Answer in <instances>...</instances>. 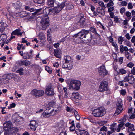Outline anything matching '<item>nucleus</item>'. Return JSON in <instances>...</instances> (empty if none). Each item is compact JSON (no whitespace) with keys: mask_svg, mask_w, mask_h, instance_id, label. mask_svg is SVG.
Returning <instances> with one entry per match:
<instances>
[{"mask_svg":"<svg viewBox=\"0 0 135 135\" xmlns=\"http://www.w3.org/2000/svg\"><path fill=\"white\" fill-rule=\"evenodd\" d=\"M66 2V0H57L56 3L58 6L54 7L52 9H49V13L51 14V12L54 14L59 13L65 6Z\"/></svg>","mask_w":135,"mask_h":135,"instance_id":"1","label":"nucleus"},{"mask_svg":"<svg viewBox=\"0 0 135 135\" xmlns=\"http://www.w3.org/2000/svg\"><path fill=\"white\" fill-rule=\"evenodd\" d=\"M81 84V82L79 80H72L68 85V88L70 90L72 91H78L80 89Z\"/></svg>","mask_w":135,"mask_h":135,"instance_id":"2","label":"nucleus"},{"mask_svg":"<svg viewBox=\"0 0 135 135\" xmlns=\"http://www.w3.org/2000/svg\"><path fill=\"white\" fill-rule=\"evenodd\" d=\"M77 35L80 39H82L84 38H86L88 41L91 40L92 38V35L89 33V31L85 29L82 30Z\"/></svg>","mask_w":135,"mask_h":135,"instance_id":"3","label":"nucleus"},{"mask_svg":"<svg viewBox=\"0 0 135 135\" xmlns=\"http://www.w3.org/2000/svg\"><path fill=\"white\" fill-rule=\"evenodd\" d=\"M61 110V108L58 107L57 109L53 108H52L50 109L49 110H46L44 111L42 113V115L44 117L46 118L52 115H55Z\"/></svg>","mask_w":135,"mask_h":135,"instance_id":"4","label":"nucleus"},{"mask_svg":"<svg viewBox=\"0 0 135 135\" xmlns=\"http://www.w3.org/2000/svg\"><path fill=\"white\" fill-rule=\"evenodd\" d=\"M105 108L100 107L94 109L92 112L93 115L95 117H99L104 116L106 113Z\"/></svg>","mask_w":135,"mask_h":135,"instance_id":"5","label":"nucleus"},{"mask_svg":"<svg viewBox=\"0 0 135 135\" xmlns=\"http://www.w3.org/2000/svg\"><path fill=\"white\" fill-rule=\"evenodd\" d=\"M98 72L99 75L104 77L108 74V71L106 69L105 66L103 65L98 68Z\"/></svg>","mask_w":135,"mask_h":135,"instance_id":"6","label":"nucleus"},{"mask_svg":"<svg viewBox=\"0 0 135 135\" xmlns=\"http://www.w3.org/2000/svg\"><path fill=\"white\" fill-rule=\"evenodd\" d=\"M123 105V103L121 100L117 101L116 104L117 108L114 114V116H116L121 113L123 109L122 108Z\"/></svg>","mask_w":135,"mask_h":135,"instance_id":"7","label":"nucleus"},{"mask_svg":"<svg viewBox=\"0 0 135 135\" xmlns=\"http://www.w3.org/2000/svg\"><path fill=\"white\" fill-rule=\"evenodd\" d=\"M40 24L43 30L46 29L48 27L49 24L48 17L47 15H46L45 17L42 19V21L40 22Z\"/></svg>","mask_w":135,"mask_h":135,"instance_id":"8","label":"nucleus"},{"mask_svg":"<svg viewBox=\"0 0 135 135\" xmlns=\"http://www.w3.org/2000/svg\"><path fill=\"white\" fill-rule=\"evenodd\" d=\"M108 82L107 81H102L99 86L98 91L100 92H103L107 90Z\"/></svg>","mask_w":135,"mask_h":135,"instance_id":"9","label":"nucleus"},{"mask_svg":"<svg viewBox=\"0 0 135 135\" xmlns=\"http://www.w3.org/2000/svg\"><path fill=\"white\" fill-rule=\"evenodd\" d=\"M31 94L33 96L38 98L43 96L44 94V92L42 90L34 89L32 90Z\"/></svg>","mask_w":135,"mask_h":135,"instance_id":"10","label":"nucleus"},{"mask_svg":"<svg viewBox=\"0 0 135 135\" xmlns=\"http://www.w3.org/2000/svg\"><path fill=\"white\" fill-rule=\"evenodd\" d=\"M45 92L46 94L48 96H52L55 93L52 86L50 85L47 86Z\"/></svg>","mask_w":135,"mask_h":135,"instance_id":"11","label":"nucleus"},{"mask_svg":"<svg viewBox=\"0 0 135 135\" xmlns=\"http://www.w3.org/2000/svg\"><path fill=\"white\" fill-rule=\"evenodd\" d=\"M135 81V78L131 74L125 76L124 78L123 81L124 82H128L131 84L134 83Z\"/></svg>","mask_w":135,"mask_h":135,"instance_id":"12","label":"nucleus"},{"mask_svg":"<svg viewBox=\"0 0 135 135\" xmlns=\"http://www.w3.org/2000/svg\"><path fill=\"white\" fill-rule=\"evenodd\" d=\"M93 14L95 16H97L102 17L105 14L104 10L103 9L102 7L101 8L100 7L98 8L97 9L96 12H94Z\"/></svg>","mask_w":135,"mask_h":135,"instance_id":"13","label":"nucleus"},{"mask_svg":"<svg viewBox=\"0 0 135 135\" xmlns=\"http://www.w3.org/2000/svg\"><path fill=\"white\" fill-rule=\"evenodd\" d=\"M37 122L35 120H32L30 121V125L31 129L35 131L38 126Z\"/></svg>","mask_w":135,"mask_h":135,"instance_id":"14","label":"nucleus"},{"mask_svg":"<svg viewBox=\"0 0 135 135\" xmlns=\"http://www.w3.org/2000/svg\"><path fill=\"white\" fill-rule=\"evenodd\" d=\"M7 39V36L6 34H2L0 36V44H2V47L4 45V44L6 42Z\"/></svg>","mask_w":135,"mask_h":135,"instance_id":"15","label":"nucleus"},{"mask_svg":"<svg viewBox=\"0 0 135 135\" xmlns=\"http://www.w3.org/2000/svg\"><path fill=\"white\" fill-rule=\"evenodd\" d=\"M73 67L72 62H69L68 63H63L62 65L63 68L67 69L68 70L71 69Z\"/></svg>","mask_w":135,"mask_h":135,"instance_id":"16","label":"nucleus"},{"mask_svg":"<svg viewBox=\"0 0 135 135\" xmlns=\"http://www.w3.org/2000/svg\"><path fill=\"white\" fill-rule=\"evenodd\" d=\"M12 118L14 123H16L18 124H21L20 120H22V119L18 116L17 115V116H15V115H13L12 117Z\"/></svg>","mask_w":135,"mask_h":135,"instance_id":"17","label":"nucleus"},{"mask_svg":"<svg viewBox=\"0 0 135 135\" xmlns=\"http://www.w3.org/2000/svg\"><path fill=\"white\" fill-rule=\"evenodd\" d=\"M63 60L64 62V63L68 64L72 62L71 57L69 56H64Z\"/></svg>","mask_w":135,"mask_h":135,"instance_id":"18","label":"nucleus"},{"mask_svg":"<svg viewBox=\"0 0 135 135\" xmlns=\"http://www.w3.org/2000/svg\"><path fill=\"white\" fill-rule=\"evenodd\" d=\"M125 126L127 127H128V130H130V131H133L134 130V125L131 124L129 122L126 123L125 124Z\"/></svg>","mask_w":135,"mask_h":135,"instance_id":"19","label":"nucleus"},{"mask_svg":"<svg viewBox=\"0 0 135 135\" xmlns=\"http://www.w3.org/2000/svg\"><path fill=\"white\" fill-rule=\"evenodd\" d=\"M12 5L16 9H18L21 8V4L19 1H17L16 2L13 3Z\"/></svg>","mask_w":135,"mask_h":135,"instance_id":"20","label":"nucleus"},{"mask_svg":"<svg viewBox=\"0 0 135 135\" xmlns=\"http://www.w3.org/2000/svg\"><path fill=\"white\" fill-rule=\"evenodd\" d=\"M4 128H7L10 129L12 127V124L10 121L7 122L4 124Z\"/></svg>","mask_w":135,"mask_h":135,"instance_id":"21","label":"nucleus"},{"mask_svg":"<svg viewBox=\"0 0 135 135\" xmlns=\"http://www.w3.org/2000/svg\"><path fill=\"white\" fill-rule=\"evenodd\" d=\"M55 56L56 57L60 58L61 56V51L60 50H55L54 52Z\"/></svg>","mask_w":135,"mask_h":135,"instance_id":"22","label":"nucleus"},{"mask_svg":"<svg viewBox=\"0 0 135 135\" xmlns=\"http://www.w3.org/2000/svg\"><path fill=\"white\" fill-rule=\"evenodd\" d=\"M3 79H4V81L5 84L8 83L9 82L10 79V77L9 74H6L3 76Z\"/></svg>","mask_w":135,"mask_h":135,"instance_id":"23","label":"nucleus"},{"mask_svg":"<svg viewBox=\"0 0 135 135\" xmlns=\"http://www.w3.org/2000/svg\"><path fill=\"white\" fill-rule=\"evenodd\" d=\"M72 95L76 100H80L81 98V96L78 92L73 93Z\"/></svg>","mask_w":135,"mask_h":135,"instance_id":"24","label":"nucleus"},{"mask_svg":"<svg viewBox=\"0 0 135 135\" xmlns=\"http://www.w3.org/2000/svg\"><path fill=\"white\" fill-rule=\"evenodd\" d=\"M78 23L81 27H83L85 24V21L84 18H80Z\"/></svg>","mask_w":135,"mask_h":135,"instance_id":"25","label":"nucleus"},{"mask_svg":"<svg viewBox=\"0 0 135 135\" xmlns=\"http://www.w3.org/2000/svg\"><path fill=\"white\" fill-rule=\"evenodd\" d=\"M21 30L20 29H17L13 31L12 33V35H21L22 33L20 32Z\"/></svg>","mask_w":135,"mask_h":135,"instance_id":"26","label":"nucleus"},{"mask_svg":"<svg viewBox=\"0 0 135 135\" xmlns=\"http://www.w3.org/2000/svg\"><path fill=\"white\" fill-rule=\"evenodd\" d=\"M116 124V123H113L110 125V127L109 128L113 132H114L116 130L115 129V127Z\"/></svg>","mask_w":135,"mask_h":135,"instance_id":"27","label":"nucleus"},{"mask_svg":"<svg viewBox=\"0 0 135 135\" xmlns=\"http://www.w3.org/2000/svg\"><path fill=\"white\" fill-rule=\"evenodd\" d=\"M125 15L127 17L128 20H129L131 19V13L129 11H127L125 13Z\"/></svg>","mask_w":135,"mask_h":135,"instance_id":"28","label":"nucleus"},{"mask_svg":"<svg viewBox=\"0 0 135 135\" xmlns=\"http://www.w3.org/2000/svg\"><path fill=\"white\" fill-rule=\"evenodd\" d=\"M74 6L71 3H68L66 5V9L71 10L73 8Z\"/></svg>","mask_w":135,"mask_h":135,"instance_id":"29","label":"nucleus"},{"mask_svg":"<svg viewBox=\"0 0 135 135\" xmlns=\"http://www.w3.org/2000/svg\"><path fill=\"white\" fill-rule=\"evenodd\" d=\"M54 2V0H48L47 4L50 7L52 6L53 5Z\"/></svg>","mask_w":135,"mask_h":135,"instance_id":"30","label":"nucleus"},{"mask_svg":"<svg viewBox=\"0 0 135 135\" xmlns=\"http://www.w3.org/2000/svg\"><path fill=\"white\" fill-rule=\"evenodd\" d=\"M73 113L74 114L76 119L78 120H79L80 119V117L78 114V112L76 110H74V112Z\"/></svg>","mask_w":135,"mask_h":135,"instance_id":"31","label":"nucleus"},{"mask_svg":"<svg viewBox=\"0 0 135 135\" xmlns=\"http://www.w3.org/2000/svg\"><path fill=\"white\" fill-rule=\"evenodd\" d=\"M125 55L126 58L128 60H131L132 58L130 54L128 52H126L125 53Z\"/></svg>","mask_w":135,"mask_h":135,"instance_id":"32","label":"nucleus"},{"mask_svg":"<svg viewBox=\"0 0 135 135\" xmlns=\"http://www.w3.org/2000/svg\"><path fill=\"white\" fill-rule=\"evenodd\" d=\"M74 121H72L71 122V126H70V130L72 131L74 130L75 129V124L74 123Z\"/></svg>","mask_w":135,"mask_h":135,"instance_id":"33","label":"nucleus"},{"mask_svg":"<svg viewBox=\"0 0 135 135\" xmlns=\"http://www.w3.org/2000/svg\"><path fill=\"white\" fill-rule=\"evenodd\" d=\"M45 70L47 71L49 74H51L52 73V70L51 68L49 67L46 66L45 67Z\"/></svg>","mask_w":135,"mask_h":135,"instance_id":"34","label":"nucleus"},{"mask_svg":"<svg viewBox=\"0 0 135 135\" xmlns=\"http://www.w3.org/2000/svg\"><path fill=\"white\" fill-rule=\"evenodd\" d=\"M126 71L124 69L122 68L119 70L118 73L120 74H126Z\"/></svg>","mask_w":135,"mask_h":135,"instance_id":"35","label":"nucleus"},{"mask_svg":"<svg viewBox=\"0 0 135 135\" xmlns=\"http://www.w3.org/2000/svg\"><path fill=\"white\" fill-rule=\"evenodd\" d=\"M124 38L122 36L119 37L118 39V42L120 44H121L124 41Z\"/></svg>","mask_w":135,"mask_h":135,"instance_id":"36","label":"nucleus"},{"mask_svg":"<svg viewBox=\"0 0 135 135\" xmlns=\"http://www.w3.org/2000/svg\"><path fill=\"white\" fill-rule=\"evenodd\" d=\"M118 123L119 124H118V127H122L124 124V123L123 122L121 119L119 120L118 121Z\"/></svg>","mask_w":135,"mask_h":135,"instance_id":"37","label":"nucleus"},{"mask_svg":"<svg viewBox=\"0 0 135 135\" xmlns=\"http://www.w3.org/2000/svg\"><path fill=\"white\" fill-rule=\"evenodd\" d=\"M109 2L107 4V7H112L114 5V3L113 0H109Z\"/></svg>","mask_w":135,"mask_h":135,"instance_id":"38","label":"nucleus"},{"mask_svg":"<svg viewBox=\"0 0 135 135\" xmlns=\"http://www.w3.org/2000/svg\"><path fill=\"white\" fill-rule=\"evenodd\" d=\"M80 134L81 135H89L87 131L83 130H81Z\"/></svg>","mask_w":135,"mask_h":135,"instance_id":"39","label":"nucleus"},{"mask_svg":"<svg viewBox=\"0 0 135 135\" xmlns=\"http://www.w3.org/2000/svg\"><path fill=\"white\" fill-rule=\"evenodd\" d=\"M66 110L68 112H69L73 113L74 112V110H75L71 108H70L68 106L67 107Z\"/></svg>","mask_w":135,"mask_h":135,"instance_id":"40","label":"nucleus"},{"mask_svg":"<svg viewBox=\"0 0 135 135\" xmlns=\"http://www.w3.org/2000/svg\"><path fill=\"white\" fill-rule=\"evenodd\" d=\"M112 45L114 47V49L116 51L118 50V46L116 42H113L112 43Z\"/></svg>","mask_w":135,"mask_h":135,"instance_id":"41","label":"nucleus"},{"mask_svg":"<svg viewBox=\"0 0 135 135\" xmlns=\"http://www.w3.org/2000/svg\"><path fill=\"white\" fill-rule=\"evenodd\" d=\"M133 4L131 2L129 3L127 5V8L129 9H132L133 8Z\"/></svg>","mask_w":135,"mask_h":135,"instance_id":"42","label":"nucleus"},{"mask_svg":"<svg viewBox=\"0 0 135 135\" xmlns=\"http://www.w3.org/2000/svg\"><path fill=\"white\" fill-rule=\"evenodd\" d=\"M38 36L40 39L41 40L45 38V35L42 32H40L39 33Z\"/></svg>","mask_w":135,"mask_h":135,"instance_id":"43","label":"nucleus"},{"mask_svg":"<svg viewBox=\"0 0 135 135\" xmlns=\"http://www.w3.org/2000/svg\"><path fill=\"white\" fill-rule=\"evenodd\" d=\"M34 2L35 3L39 4H42L44 2V0H34Z\"/></svg>","mask_w":135,"mask_h":135,"instance_id":"44","label":"nucleus"},{"mask_svg":"<svg viewBox=\"0 0 135 135\" xmlns=\"http://www.w3.org/2000/svg\"><path fill=\"white\" fill-rule=\"evenodd\" d=\"M34 9L32 8H30L28 6H26V10L30 11L33 12L34 11Z\"/></svg>","mask_w":135,"mask_h":135,"instance_id":"45","label":"nucleus"},{"mask_svg":"<svg viewBox=\"0 0 135 135\" xmlns=\"http://www.w3.org/2000/svg\"><path fill=\"white\" fill-rule=\"evenodd\" d=\"M23 69L22 68H20V69L17 70L16 71L17 72L19 73L20 75H21L23 74Z\"/></svg>","mask_w":135,"mask_h":135,"instance_id":"46","label":"nucleus"},{"mask_svg":"<svg viewBox=\"0 0 135 135\" xmlns=\"http://www.w3.org/2000/svg\"><path fill=\"white\" fill-rule=\"evenodd\" d=\"M90 31L94 33H97V32L96 29L94 27H90Z\"/></svg>","mask_w":135,"mask_h":135,"instance_id":"47","label":"nucleus"},{"mask_svg":"<svg viewBox=\"0 0 135 135\" xmlns=\"http://www.w3.org/2000/svg\"><path fill=\"white\" fill-rule=\"evenodd\" d=\"M128 118V116L127 115H125L121 119L122 121L124 123L126 122V120Z\"/></svg>","mask_w":135,"mask_h":135,"instance_id":"48","label":"nucleus"},{"mask_svg":"<svg viewBox=\"0 0 135 135\" xmlns=\"http://www.w3.org/2000/svg\"><path fill=\"white\" fill-rule=\"evenodd\" d=\"M51 31L50 29H49L47 31V39L49 41H51V38L50 37V35L49 33H50V32Z\"/></svg>","mask_w":135,"mask_h":135,"instance_id":"49","label":"nucleus"},{"mask_svg":"<svg viewBox=\"0 0 135 135\" xmlns=\"http://www.w3.org/2000/svg\"><path fill=\"white\" fill-rule=\"evenodd\" d=\"M134 66V64L132 62H130L127 65V66L130 68H132Z\"/></svg>","mask_w":135,"mask_h":135,"instance_id":"50","label":"nucleus"},{"mask_svg":"<svg viewBox=\"0 0 135 135\" xmlns=\"http://www.w3.org/2000/svg\"><path fill=\"white\" fill-rule=\"evenodd\" d=\"M120 93L121 95L123 96H124L125 95L126 93V91L125 90L123 89L120 90Z\"/></svg>","mask_w":135,"mask_h":135,"instance_id":"51","label":"nucleus"},{"mask_svg":"<svg viewBox=\"0 0 135 135\" xmlns=\"http://www.w3.org/2000/svg\"><path fill=\"white\" fill-rule=\"evenodd\" d=\"M108 8V11L109 12H112L114 9V8L113 6L109 7Z\"/></svg>","mask_w":135,"mask_h":135,"instance_id":"52","label":"nucleus"},{"mask_svg":"<svg viewBox=\"0 0 135 135\" xmlns=\"http://www.w3.org/2000/svg\"><path fill=\"white\" fill-rule=\"evenodd\" d=\"M127 3L125 1H123L121 2V4L122 6H126Z\"/></svg>","mask_w":135,"mask_h":135,"instance_id":"53","label":"nucleus"},{"mask_svg":"<svg viewBox=\"0 0 135 135\" xmlns=\"http://www.w3.org/2000/svg\"><path fill=\"white\" fill-rule=\"evenodd\" d=\"M125 9L124 7L121 8L120 9V13L123 15L125 11Z\"/></svg>","mask_w":135,"mask_h":135,"instance_id":"54","label":"nucleus"},{"mask_svg":"<svg viewBox=\"0 0 135 135\" xmlns=\"http://www.w3.org/2000/svg\"><path fill=\"white\" fill-rule=\"evenodd\" d=\"M5 25H3L2 26V28L0 29V32L1 33H2L4 30L5 29V27H6L7 25L6 26H4Z\"/></svg>","mask_w":135,"mask_h":135,"instance_id":"55","label":"nucleus"},{"mask_svg":"<svg viewBox=\"0 0 135 135\" xmlns=\"http://www.w3.org/2000/svg\"><path fill=\"white\" fill-rule=\"evenodd\" d=\"M107 130V127L105 126H103L100 129V131H106Z\"/></svg>","mask_w":135,"mask_h":135,"instance_id":"56","label":"nucleus"},{"mask_svg":"<svg viewBox=\"0 0 135 135\" xmlns=\"http://www.w3.org/2000/svg\"><path fill=\"white\" fill-rule=\"evenodd\" d=\"M32 57V55L27 53L26 55V59L31 58Z\"/></svg>","mask_w":135,"mask_h":135,"instance_id":"57","label":"nucleus"},{"mask_svg":"<svg viewBox=\"0 0 135 135\" xmlns=\"http://www.w3.org/2000/svg\"><path fill=\"white\" fill-rule=\"evenodd\" d=\"M16 105L15 103H13L10 105L9 106L8 108L9 109L11 108L14 107Z\"/></svg>","mask_w":135,"mask_h":135,"instance_id":"58","label":"nucleus"},{"mask_svg":"<svg viewBox=\"0 0 135 135\" xmlns=\"http://www.w3.org/2000/svg\"><path fill=\"white\" fill-rule=\"evenodd\" d=\"M98 4L100 6H101L102 8L105 6L104 4V3L102 1H100L99 2Z\"/></svg>","mask_w":135,"mask_h":135,"instance_id":"59","label":"nucleus"},{"mask_svg":"<svg viewBox=\"0 0 135 135\" xmlns=\"http://www.w3.org/2000/svg\"><path fill=\"white\" fill-rule=\"evenodd\" d=\"M124 47H123V46L122 45H121L120 46V52L122 53H123L124 51Z\"/></svg>","mask_w":135,"mask_h":135,"instance_id":"60","label":"nucleus"},{"mask_svg":"<svg viewBox=\"0 0 135 135\" xmlns=\"http://www.w3.org/2000/svg\"><path fill=\"white\" fill-rule=\"evenodd\" d=\"M129 20L126 19L123 21V23L124 25H128V21H129Z\"/></svg>","mask_w":135,"mask_h":135,"instance_id":"61","label":"nucleus"},{"mask_svg":"<svg viewBox=\"0 0 135 135\" xmlns=\"http://www.w3.org/2000/svg\"><path fill=\"white\" fill-rule=\"evenodd\" d=\"M19 65L21 66H23L24 65H25V61H21L19 62Z\"/></svg>","mask_w":135,"mask_h":135,"instance_id":"62","label":"nucleus"},{"mask_svg":"<svg viewBox=\"0 0 135 135\" xmlns=\"http://www.w3.org/2000/svg\"><path fill=\"white\" fill-rule=\"evenodd\" d=\"M113 22L111 19H110L109 20L108 25L109 26H111L113 24Z\"/></svg>","mask_w":135,"mask_h":135,"instance_id":"63","label":"nucleus"},{"mask_svg":"<svg viewBox=\"0 0 135 135\" xmlns=\"http://www.w3.org/2000/svg\"><path fill=\"white\" fill-rule=\"evenodd\" d=\"M131 73L133 75H135V67H134L133 69H132L131 71Z\"/></svg>","mask_w":135,"mask_h":135,"instance_id":"64","label":"nucleus"}]
</instances>
